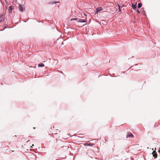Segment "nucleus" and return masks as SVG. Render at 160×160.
I'll use <instances>...</instances> for the list:
<instances>
[{
  "label": "nucleus",
  "mask_w": 160,
  "mask_h": 160,
  "mask_svg": "<svg viewBox=\"0 0 160 160\" xmlns=\"http://www.w3.org/2000/svg\"><path fill=\"white\" fill-rule=\"evenodd\" d=\"M152 154H153V157H154L155 158H156L157 157V155L155 151H154L152 153Z\"/></svg>",
  "instance_id": "obj_7"
},
{
  "label": "nucleus",
  "mask_w": 160,
  "mask_h": 160,
  "mask_svg": "<svg viewBox=\"0 0 160 160\" xmlns=\"http://www.w3.org/2000/svg\"><path fill=\"white\" fill-rule=\"evenodd\" d=\"M18 7L19 10L20 12H22L25 10V7L24 5V4L21 5L20 4H19Z\"/></svg>",
  "instance_id": "obj_1"
},
{
  "label": "nucleus",
  "mask_w": 160,
  "mask_h": 160,
  "mask_svg": "<svg viewBox=\"0 0 160 160\" xmlns=\"http://www.w3.org/2000/svg\"><path fill=\"white\" fill-rule=\"evenodd\" d=\"M118 9H119V12H121V9L120 8H118Z\"/></svg>",
  "instance_id": "obj_18"
},
{
  "label": "nucleus",
  "mask_w": 160,
  "mask_h": 160,
  "mask_svg": "<svg viewBox=\"0 0 160 160\" xmlns=\"http://www.w3.org/2000/svg\"><path fill=\"white\" fill-rule=\"evenodd\" d=\"M59 2H49L48 4H56L57 3H58Z\"/></svg>",
  "instance_id": "obj_12"
},
{
  "label": "nucleus",
  "mask_w": 160,
  "mask_h": 160,
  "mask_svg": "<svg viewBox=\"0 0 160 160\" xmlns=\"http://www.w3.org/2000/svg\"><path fill=\"white\" fill-rule=\"evenodd\" d=\"M118 8H120L121 6L119 5L118 4Z\"/></svg>",
  "instance_id": "obj_17"
},
{
  "label": "nucleus",
  "mask_w": 160,
  "mask_h": 160,
  "mask_svg": "<svg viewBox=\"0 0 160 160\" xmlns=\"http://www.w3.org/2000/svg\"><path fill=\"white\" fill-rule=\"evenodd\" d=\"M14 8V7L13 6H10L9 7V9H8V10H9V13H10L11 12H12V10Z\"/></svg>",
  "instance_id": "obj_6"
},
{
  "label": "nucleus",
  "mask_w": 160,
  "mask_h": 160,
  "mask_svg": "<svg viewBox=\"0 0 160 160\" xmlns=\"http://www.w3.org/2000/svg\"><path fill=\"white\" fill-rule=\"evenodd\" d=\"M77 18H73L71 19L70 20L71 21H72V20H77Z\"/></svg>",
  "instance_id": "obj_14"
},
{
  "label": "nucleus",
  "mask_w": 160,
  "mask_h": 160,
  "mask_svg": "<svg viewBox=\"0 0 160 160\" xmlns=\"http://www.w3.org/2000/svg\"><path fill=\"white\" fill-rule=\"evenodd\" d=\"M137 12L138 13H139L140 12V10H139L138 9L137 10Z\"/></svg>",
  "instance_id": "obj_15"
},
{
  "label": "nucleus",
  "mask_w": 160,
  "mask_h": 160,
  "mask_svg": "<svg viewBox=\"0 0 160 160\" xmlns=\"http://www.w3.org/2000/svg\"><path fill=\"white\" fill-rule=\"evenodd\" d=\"M128 137H133V135L131 133L128 132L127 133L126 138H128Z\"/></svg>",
  "instance_id": "obj_4"
},
{
  "label": "nucleus",
  "mask_w": 160,
  "mask_h": 160,
  "mask_svg": "<svg viewBox=\"0 0 160 160\" xmlns=\"http://www.w3.org/2000/svg\"><path fill=\"white\" fill-rule=\"evenodd\" d=\"M4 26V29L8 28V24H5Z\"/></svg>",
  "instance_id": "obj_13"
},
{
  "label": "nucleus",
  "mask_w": 160,
  "mask_h": 160,
  "mask_svg": "<svg viewBox=\"0 0 160 160\" xmlns=\"http://www.w3.org/2000/svg\"><path fill=\"white\" fill-rule=\"evenodd\" d=\"M145 14V13H144L143 14V15H144Z\"/></svg>",
  "instance_id": "obj_21"
},
{
  "label": "nucleus",
  "mask_w": 160,
  "mask_h": 160,
  "mask_svg": "<svg viewBox=\"0 0 160 160\" xmlns=\"http://www.w3.org/2000/svg\"><path fill=\"white\" fill-rule=\"evenodd\" d=\"M124 5L122 4L121 8H122V7H124Z\"/></svg>",
  "instance_id": "obj_19"
},
{
  "label": "nucleus",
  "mask_w": 160,
  "mask_h": 160,
  "mask_svg": "<svg viewBox=\"0 0 160 160\" xmlns=\"http://www.w3.org/2000/svg\"><path fill=\"white\" fill-rule=\"evenodd\" d=\"M132 7L133 9L134 10H135L137 8V3H136L135 4H132Z\"/></svg>",
  "instance_id": "obj_5"
},
{
  "label": "nucleus",
  "mask_w": 160,
  "mask_h": 160,
  "mask_svg": "<svg viewBox=\"0 0 160 160\" xmlns=\"http://www.w3.org/2000/svg\"><path fill=\"white\" fill-rule=\"evenodd\" d=\"M38 67H43L44 66V65L42 63L39 64L38 65Z\"/></svg>",
  "instance_id": "obj_10"
},
{
  "label": "nucleus",
  "mask_w": 160,
  "mask_h": 160,
  "mask_svg": "<svg viewBox=\"0 0 160 160\" xmlns=\"http://www.w3.org/2000/svg\"><path fill=\"white\" fill-rule=\"evenodd\" d=\"M12 152H14V150H12Z\"/></svg>",
  "instance_id": "obj_22"
},
{
  "label": "nucleus",
  "mask_w": 160,
  "mask_h": 160,
  "mask_svg": "<svg viewBox=\"0 0 160 160\" xmlns=\"http://www.w3.org/2000/svg\"><path fill=\"white\" fill-rule=\"evenodd\" d=\"M34 146V145L32 144V146H31V148H32V146Z\"/></svg>",
  "instance_id": "obj_20"
},
{
  "label": "nucleus",
  "mask_w": 160,
  "mask_h": 160,
  "mask_svg": "<svg viewBox=\"0 0 160 160\" xmlns=\"http://www.w3.org/2000/svg\"><path fill=\"white\" fill-rule=\"evenodd\" d=\"M141 12H144V9L143 8H141Z\"/></svg>",
  "instance_id": "obj_16"
},
{
  "label": "nucleus",
  "mask_w": 160,
  "mask_h": 160,
  "mask_svg": "<svg viewBox=\"0 0 160 160\" xmlns=\"http://www.w3.org/2000/svg\"><path fill=\"white\" fill-rule=\"evenodd\" d=\"M94 145V144L93 143H89L88 144H85V145H86V146H93Z\"/></svg>",
  "instance_id": "obj_9"
},
{
  "label": "nucleus",
  "mask_w": 160,
  "mask_h": 160,
  "mask_svg": "<svg viewBox=\"0 0 160 160\" xmlns=\"http://www.w3.org/2000/svg\"><path fill=\"white\" fill-rule=\"evenodd\" d=\"M15 1H17V0H15Z\"/></svg>",
  "instance_id": "obj_23"
},
{
  "label": "nucleus",
  "mask_w": 160,
  "mask_h": 160,
  "mask_svg": "<svg viewBox=\"0 0 160 160\" xmlns=\"http://www.w3.org/2000/svg\"><path fill=\"white\" fill-rule=\"evenodd\" d=\"M5 20V15L2 14L0 15V23L3 22Z\"/></svg>",
  "instance_id": "obj_2"
},
{
  "label": "nucleus",
  "mask_w": 160,
  "mask_h": 160,
  "mask_svg": "<svg viewBox=\"0 0 160 160\" xmlns=\"http://www.w3.org/2000/svg\"><path fill=\"white\" fill-rule=\"evenodd\" d=\"M96 12L95 13V14H98L100 11L103 10V9L101 7H98L96 9Z\"/></svg>",
  "instance_id": "obj_3"
},
{
  "label": "nucleus",
  "mask_w": 160,
  "mask_h": 160,
  "mask_svg": "<svg viewBox=\"0 0 160 160\" xmlns=\"http://www.w3.org/2000/svg\"><path fill=\"white\" fill-rule=\"evenodd\" d=\"M87 20L86 19L85 20L79 19V21H78V22H87Z\"/></svg>",
  "instance_id": "obj_8"
},
{
  "label": "nucleus",
  "mask_w": 160,
  "mask_h": 160,
  "mask_svg": "<svg viewBox=\"0 0 160 160\" xmlns=\"http://www.w3.org/2000/svg\"><path fill=\"white\" fill-rule=\"evenodd\" d=\"M142 6V4L141 3H139L138 4V8H140Z\"/></svg>",
  "instance_id": "obj_11"
}]
</instances>
